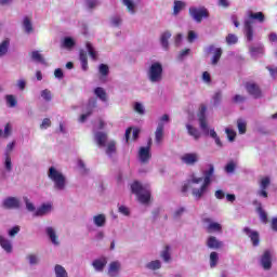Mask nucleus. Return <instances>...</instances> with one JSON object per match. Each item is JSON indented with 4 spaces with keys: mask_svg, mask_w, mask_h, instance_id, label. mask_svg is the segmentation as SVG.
<instances>
[{
    "mask_svg": "<svg viewBox=\"0 0 277 277\" xmlns=\"http://www.w3.org/2000/svg\"><path fill=\"white\" fill-rule=\"evenodd\" d=\"M251 57H261L265 50L263 49V44H258L249 48Z\"/></svg>",
    "mask_w": 277,
    "mask_h": 277,
    "instance_id": "c85d7f7f",
    "label": "nucleus"
},
{
    "mask_svg": "<svg viewBox=\"0 0 277 277\" xmlns=\"http://www.w3.org/2000/svg\"><path fill=\"white\" fill-rule=\"evenodd\" d=\"M92 223L96 228H105L107 226V215L105 213H98L92 216Z\"/></svg>",
    "mask_w": 277,
    "mask_h": 277,
    "instance_id": "4468645a",
    "label": "nucleus"
},
{
    "mask_svg": "<svg viewBox=\"0 0 277 277\" xmlns=\"http://www.w3.org/2000/svg\"><path fill=\"white\" fill-rule=\"evenodd\" d=\"M151 146L153 142L149 141L146 146H141L138 148L137 159L143 166H146L150 162V159H153V153L150 151Z\"/></svg>",
    "mask_w": 277,
    "mask_h": 277,
    "instance_id": "6e6552de",
    "label": "nucleus"
},
{
    "mask_svg": "<svg viewBox=\"0 0 277 277\" xmlns=\"http://www.w3.org/2000/svg\"><path fill=\"white\" fill-rule=\"evenodd\" d=\"M210 51H213L212 65L215 66L222 57V50L220 48L210 47Z\"/></svg>",
    "mask_w": 277,
    "mask_h": 277,
    "instance_id": "473e14b6",
    "label": "nucleus"
},
{
    "mask_svg": "<svg viewBox=\"0 0 277 277\" xmlns=\"http://www.w3.org/2000/svg\"><path fill=\"white\" fill-rule=\"evenodd\" d=\"M132 194H135L141 205H148L150 202V186L148 184L143 185L142 183L134 181L131 184Z\"/></svg>",
    "mask_w": 277,
    "mask_h": 277,
    "instance_id": "7ed1b4c3",
    "label": "nucleus"
},
{
    "mask_svg": "<svg viewBox=\"0 0 277 277\" xmlns=\"http://www.w3.org/2000/svg\"><path fill=\"white\" fill-rule=\"evenodd\" d=\"M41 98H43V101H47L49 103L52 101L53 95L51 94V91L49 89H45L41 91Z\"/></svg>",
    "mask_w": 277,
    "mask_h": 277,
    "instance_id": "8fccbe9b",
    "label": "nucleus"
},
{
    "mask_svg": "<svg viewBox=\"0 0 277 277\" xmlns=\"http://www.w3.org/2000/svg\"><path fill=\"white\" fill-rule=\"evenodd\" d=\"M79 60L81 62L82 70H88V54L85 53V51H80Z\"/></svg>",
    "mask_w": 277,
    "mask_h": 277,
    "instance_id": "a19ab883",
    "label": "nucleus"
},
{
    "mask_svg": "<svg viewBox=\"0 0 277 277\" xmlns=\"http://www.w3.org/2000/svg\"><path fill=\"white\" fill-rule=\"evenodd\" d=\"M3 209H21V199L17 197H6L2 200Z\"/></svg>",
    "mask_w": 277,
    "mask_h": 277,
    "instance_id": "f8f14e48",
    "label": "nucleus"
},
{
    "mask_svg": "<svg viewBox=\"0 0 277 277\" xmlns=\"http://www.w3.org/2000/svg\"><path fill=\"white\" fill-rule=\"evenodd\" d=\"M0 247L6 254H11L13 247H12V240L8 239L5 236L0 235Z\"/></svg>",
    "mask_w": 277,
    "mask_h": 277,
    "instance_id": "6ab92c4d",
    "label": "nucleus"
},
{
    "mask_svg": "<svg viewBox=\"0 0 277 277\" xmlns=\"http://www.w3.org/2000/svg\"><path fill=\"white\" fill-rule=\"evenodd\" d=\"M110 24L113 27H120L122 25V17L115 15L110 18Z\"/></svg>",
    "mask_w": 277,
    "mask_h": 277,
    "instance_id": "3c124183",
    "label": "nucleus"
},
{
    "mask_svg": "<svg viewBox=\"0 0 277 277\" xmlns=\"http://www.w3.org/2000/svg\"><path fill=\"white\" fill-rule=\"evenodd\" d=\"M92 267L97 273H103L105 267H107V258L102 256L93 260Z\"/></svg>",
    "mask_w": 277,
    "mask_h": 277,
    "instance_id": "2eb2a0df",
    "label": "nucleus"
},
{
    "mask_svg": "<svg viewBox=\"0 0 277 277\" xmlns=\"http://www.w3.org/2000/svg\"><path fill=\"white\" fill-rule=\"evenodd\" d=\"M87 51H88L91 60H93L94 62H96V60H98V51H96V48L94 45H92V43H90V42L87 43Z\"/></svg>",
    "mask_w": 277,
    "mask_h": 277,
    "instance_id": "72a5a7b5",
    "label": "nucleus"
},
{
    "mask_svg": "<svg viewBox=\"0 0 277 277\" xmlns=\"http://www.w3.org/2000/svg\"><path fill=\"white\" fill-rule=\"evenodd\" d=\"M213 174H215V167L208 164V169L202 171V176H198L196 173H190L186 181V184L182 187V192L190 189L192 196L195 200H200L209 194V187L213 183Z\"/></svg>",
    "mask_w": 277,
    "mask_h": 277,
    "instance_id": "f257e3e1",
    "label": "nucleus"
},
{
    "mask_svg": "<svg viewBox=\"0 0 277 277\" xmlns=\"http://www.w3.org/2000/svg\"><path fill=\"white\" fill-rule=\"evenodd\" d=\"M182 163L185 166H196L198 161H200V154L199 153H186L181 157Z\"/></svg>",
    "mask_w": 277,
    "mask_h": 277,
    "instance_id": "9d476101",
    "label": "nucleus"
},
{
    "mask_svg": "<svg viewBox=\"0 0 277 277\" xmlns=\"http://www.w3.org/2000/svg\"><path fill=\"white\" fill-rule=\"evenodd\" d=\"M189 14L192 18L196 21V23H202V18H209V11L203 6L201 8L192 6L189 9Z\"/></svg>",
    "mask_w": 277,
    "mask_h": 277,
    "instance_id": "1a4fd4ad",
    "label": "nucleus"
},
{
    "mask_svg": "<svg viewBox=\"0 0 277 277\" xmlns=\"http://www.w3.org/2000/svg\"><path fill=\"white\" fill-rule=\"evenodd\" d=\"M186 131L194 140H200V131L192 122L186 123Z\"/></svg>",
    "mask_w": 277,
    "mask_h": 277,
    "instance_id": "cd10ccee",
    "label": "nucleus"
},
{
    "mask_svg": "<svg viewBox=\"0 0 277 277\" xmlns=\"http://www.w3.org/2000/svg\"><path fill=\"white\" fill-rule=\"evenodd\" d=\"M25 203L27 211H30V213H34V211L36 212V206L31 201H29V199L26 198Z\"/></svg>",
    "mask_w": 277,
    "mask_h": 277,
    "instance_id": "680f3d73",
    "label": "nucleus"
},
{
    "mask_svg": "<svg viewBox=\"0 0 277 277\" xmlns=\"http://www.w3.org/2000/svg\"><path fill=\"white\" fill-rule=\"evenodd\" d=\"M45 235L52 245H54L56 248L60 246V236H57V230H55L54 227H45Z\"/></svg>",
    "mask_w": 277,
    "mask_h": 277,
    "instance_id": "ddd939ff",
    "label": "nucleus"
},
{
    "mask_svg": "<svg viewBox=\"0 0 277 277\" xmlns=\"http://www.w3.org/2000/svg\"><path fill=\"white\" fill-rule=\"evenodd\" d=\"M237 42H239V38H237L236 35H234V34L227 35V37H226L227 44L233 45V44H237Z\"/></svg>",
    "mask_w": 277,
    "mask_h": 277,
    "instance_id": "09e8293b",
    "label": "nucleus"
},
{
    "mask_svg": "<svg viewBox=\"0 0 277 277\" xmlns=\"http://www.w3.org/2000/svg\"><path fill=\"white\" fill-rule=\"evenodd\" d=\"M75 44H77V41H75L71 37H65L62 40L61 47L62 49H66V51H72L75 49Z\"/></svg>",
    "mask_w": 277,
    "mask_h": 277,
    "instance_id": "b1692460",
    "label": "nucleus"
},
{
    "mask_svg": "<svg viewBox=\"0 0 277 277\" xmlns=\"http://www.w3.org/2000/svg\"><path fill=\"white\" fill-rule=\"evenodd\" d=\"M269 183H272V181L269 180V176H265L262 177L260 181V192H259V196H262L263 198H267V187H269Z\"/></svg>",
    "mask_w": 277,
    "mask_h": 277,
    "instance_id": "a211bd4d",
    "label": "nucleus"
},
{
    "mask_svg": "<svg viewBox=\"0 0 277 277\" xmlns=\"http://www.w3.org/2000/svg\"><path fill=\"white\" fill-rule=\"evenodd\" d=\"M22 25L26 34H31L34 31V24L31 23V17H24Z\"/></svg>",
    "mask_w": 277,
    "mask_h": 277,
    "instance_id": "7c9ffc66",
    "label": "nucleus"
},
{
    "mask_svg": "<svg viewBox=\"0 0 277 277\" xmlns=\"http://www.w3.org/2000/svg\"><path fill=\"white\" fill-rule=\"evenodd\" d=\"M54 274L55 277H68V272H66V268L60 264L54 266Z\"/></svg>",
    "mask_w": 277,
    "mask_h": 277,
    "instance_id": "e433bc0d",
    "label": "nucleus"
},
{
    "mask_svg": "<svg viewBox=\"0 0 277 277\" xmlns=\"http://www.w3.org/2000/svg\"><path fill=\"white\" fill-rule=\"evenodd\" d=\"M258 213L260 215L261 222H263V224H267V213L264 212L263 208L259 207L258 208Z\"/></svg>",
    "mask_w": 277,
    "mask_h": 277,
    "instance_id": "6e6d98bb",
    "label": "nucleus"
},
{
    "mask_svg": "<svg viewBox=\"0 0 277 277\" xmlns=\"http://www.w3.org/2000/svg\"><path fill=\"white\" fill-rule=\"evenodd\" d=\"M49 127H51V119L50 118H44L40 124V129L42 131L49 129Z\"/></svg>",
    "mask_w": 277,
    "mask_h": 277,
    "instance_id": "052dcab7",
    "label": "nucleus"
},
{
    "mask_svg": "<svg viewBox=\"0 0 277 277\" xmlns=\"http://www.w3.org/2000/svg\"><path fill=\"white\" fill-rule=\"evenodd\" d=\"M261 265L263 269H272V252H264V254L261 258Z\"/></svg>",
    "mask_w": 277,
    "mask_h": 277,
    "instance_id": "412c9836",
    "label": "nucleus"
},
{
    "mask_svg": "<svg viewBox=\"0 0 277 277\" xmlns=\"http://www.w3.org/2000/svg\"><path fill=\"white\" fill-rule=\"evenodd\" d=\"M183 213H185V208H177L173 212V220H179V217H181V215H183Z\"/></svg>",
    "mask_w": 277,
    "mask_h": 277,
    "instance_id": "e2e57ef3",
    "label": "nucleus"
},
{
    "mask_svg": "<svg viewBox=\"0 0 277 277\" xmlns=\"http://www.w3.org/2000/svg\"><path fill=\"white\" fill-rule=\"evenodd\" d=\"M217 263H220V254L215 251L210 253V267L211 269L217 267Z\"/></svg>",
    "mask_w": 277,
    "mask_h": 277,
    "instance_id": "c9c22d12",
    "label": "nucleus"
},
{
    "mask_svg": "<svg viewBox=\"0 0 277 277\" xmlns=\"http://www.w3.org/2000/svg\"><path fill=\"white\" fill-rule=\"evenodd\" d=\"M48 179L54 184L56 192H64L66 189V176L60 169L50 167L48 170Z\"/></svg>",
    "mask_w": 277,
    "mask_h": 277,
    "instance_id": "39448f33",
    "label": "nucleus"
},
{
    "mask_svg": "<svg viewBox=\"0 0 277 277\" xmlns=\"http://www.w3.org/2000/svg\"><path fill=\"white\" fill-rule=\"evenodd\" d=\"M163 124H158L155 132V142L156 144H161L163 142Z\"/></svg>",
    "mask_w": 277,
    "mask_h": 277,
    "instance_id": "2f4dec72",
    "label": "nucleus"
},
{
    "mask_svg": "<svg viewBox=\"0 0 277 277\" xmlns=\"http://www.w3.org/2000/svg\"><path fill=\"white\" fill-rule=\"evenodd\" d=\"M31 58L34 60V62H38L39 64H44V57H42V54H40L39 51H32Z\"/></svg>",
    "mask_w": 277,
    "mask_h": 277,
    "instance_id": "49530a36",
    "label": "nucleus"
},
{
    "mask_svg": "<svg viewBox=\"0 0 277 277\" xmlns=\"http://www.w3.org/2000/svg\"><path fill=\"white\" fill-rule=\"evenodd\" d=\"M94 141L100 148H106V155H108V157L116 154V142L107 141V134L96 132L94 135Z\"/></svg>",
    "mask_w": 277,
    "mask_h": 277,
    "instance_id": "0eeeda50",
    "label": "nucleus"
},
{
    "mask_svg": "<svg viewBox=\"0 0 277 277\" xmlns=\"http://www.w3.org/2000/svg\"><path fill=\"white\" fill-rule=\"evenodd\" d=\"M118 211L121 213V215L129 216L131 215V210L127 206H118Z\"/></svg>",
    "mask_w": 277,
    "mask_h": 277,
    "instance_id": "4d7b16f0",
    "label": "nucleus"
},
{
    "mask_svg": "<svg viewBox=\"0 0 277 277\" xmlns=\"http://www.w3.org/2000/svg\"><path fill=\"white\" fill-rule=\"evenodd\" d=\"M10 49V40H4L0 43V57H4Z\"/></svg>",
    "mask_w": 277,
    "mask_h": 277,
    "instance_id": "79ce46f5",
    "label": "nucleus"
},
{
    "mask_svg": "<svg viewBox=\"0 0 277 277\" xmlns=\"http://www.w3.org/2000/svg\"><path fill=\"white\" fill-rule=\"evenodd\" d=\"M172 38V32L164 31L160 37V44L164 51H168L170 49V42L169 40Z\"/></svg>",
    "mask_w": 277,
    "mask_h": 277,
    "instance_id": "4be33fe9",
    "label": "nucleus"
},
{
    "mask_svg": "<svg viewBox=\"0 0 277 277\" xmlns=\"http://www.w3.org/2000/svg\"><path fill=\"white\" fill-rule=\"evenodd\" d=\"M168 122H170V116L163 115L160 117L158 124H162V129H166V124H168Z\"/></svg>",
    "mask_w": 277,
    "mask_h": 277,
    "instance_id": "bf43d9fd",
    "label": "nucleus"
},
{
    "mask_svg": "<svg viewBox=\"0 0 277 277\" xmlns=\"http://www.w3.org/2000/svg\"><path fill=\"white\" fill-rule=\"evenodd\" d=\"M246 89L249 94H251V96H254V98H259V96H261V89H259V85H256L255 83H247Z\"/></svg>",
    "mask_w": 277,
    "mask_h": 277,
    "instance_id": "a878e982",
    "label": "nucleus"
},
{
    "mask_svg": "<svg viewBox=\"0 0 277 277\" xmlns=\"http://www.w3.org/2000/svg\"><path fill=\"white\" fill-rule=\"evenodd\" d=\"M202 81L203 83H207L209 85L211 83V74H209L208 71H205L202 74Z\"/></svg>",
    "mask_w": 277,
    "mask_h": 277,
    "instance_id": "338daca9",
    "label": "nucleus"
},
{
    "mask_svg": "<svg viewBox=\"0 0 277 277\" xmlns=\"http://www.w3.org/2000/svg\"><path fill=\"white\" fill-rule=\"evenodd\" d=\"M160 258L162 259V261L164 263H171V261H172V252H171L170 246H166L164 247V250H162L160 252Z\"/></svg>",
    "mask_w": 277,
    "mask_h": 277,
    "instance_id": "c756f323",
    "label": "nucleus"
},
{
    "mask_svg": "<svg viewBox=\"0 0 277 277\" xmlns=\"http://www.w3.org/2000/svg\"><path fill=\"white\" fill-rule=\"evenodd\" d=\"M147 79L150 83H161L163 81V64L154 61L147 69Z\"/></svg>",
    "mask_w": 277,
    "mask_h": 277,
    "instance_id": "423d86ee",
    "label": "nucleus"
},
{
    "mask_svg": "<svg viewBox=\"0 0 277 277\" xmlns=\"http://www.w3.org/2000/svg\"><path fill=\"white\" fill-rule=\"evenodd\" d=\"M29 265H38V263H40V256H38V254L36 253H30L26 256Z\"/></svg>",
    "mask_w": 277,
    "mask_h": 277,
    "instance_id": "a18cd8bd",
    "label": "nucleus"
},
{
    "mask_svg": "<svg viewBox=\"0 0 277 277\" xmlns=\"http://www.w3.org/2000/svg\"><path fill=\"white\" fill-rule=\"evenodd\" d=\"M94 94L95 96H97V98H100V101H103V103H106L107 101V92H105V89L97 87L94 90Z\"/></svg>",
    "mask_w": 277,
    "mask_h": 277,
    "instance_id": "4c0bfd02",
    "label": "nucleus"
},
{
    "mask_svg": "<svg viewBox=\"0 0 277 277\" xmlns=\"http://www.w3.org/2000/svg\"><path fill=\"white\" fill-rule=\"evenodd\" d=\"M245 235L251 239L252 246L256 247L260 243L259 239V232L251 229L250 227H245L243 229Z\"/></svg>",
    "mask_w": 277,
    "mask_h": 277,
    "instance_id": "dca6fc26",
    "label": "nucleus"
},
{
    "mask_svg": "<svg viewBox=\"0 0 277 277\" xmlns=\"http://www.w3.org/2000/svg\"><path fill=\"white\" fill-rule=\"evenodd\" d=\"M206 246L210 248V250H220V248H223L224 242L220 241L215 236H209Z\"/></svg>",
    "mask_w": 277,
    "mask_h": 277,
    "instance_id": "f3484780",
    "label": "nucleus"
},
{
    "mask_svg": "<svg viewBox=\"0 0 277 277\" xmlns=\"http://www.w3.org/2000/svg\"><path fill=\"white\" fill-rule=\"evenodd\" d=\"M220 101H222V92L219 91L213 95L214 105H219Z\"/></svg>",
    "mask_w": 277,
    "mask_h": 277,
    "instance_id": "774afa93",
    "label": "nucleus"
},
{
    "mask_svg": "<svg viewBox=\"0 0 277 277\" xmlns=\"http://www.w3.org/2000/svg\"><path fill=\"white\" fill-rule=\"evenodd\" d=\"M121 267H122V265L120 264L119 261L111 262L108 267V275L111 277L118 276Z\"/></svg>",
    "mask_w": 277,
    "mask_h": 277,
    "instance_id": "393cba45",
    "label": "nucleus"
},
{
    "mask_svg": "<svg viewBox=\"0 0 277 277\" xmlns=\"http://www.w3.org/2000/svg\"><path fill=\"white\" fill-rule=\"evenodd\" d=\"M138 135H140V129L129 128L126 131V142H129L130 140L134 142V140H137Z\"/></svg>",
    "mask_w": 277,
    "mask_h": 277,
    "instance_id": "bb28decb",
    "label": "nucleus"
},
{
    "mask_svg": "<svg viewBox=\"0 0 277 277\" xmlns=\"http://www.w3.org/2000/svg\"><path fill=\"white\" fill-rule=\"evenodd\" d=\"M254 21H259V23H264L265 15L263 14V12L250 13L249 16L245 19V36L248 42H252V40H254V30L252 29Z\"/></svg>",
    "mask_w": 277,
    "mask_h": 277,
    "instance_id": "20e7f679",
    "label": "nucleus"
},
{
    "mask_svg": "<svg viewBox=\"0 0 277 277\" xmlns=\"http://www.w3.org/2000/svg\"><path fill=\"white\" fill-rule=\"evenodd\" d=\"M6 105L9 107H16V97L14 95H6Z\"/></svg>",
    "mask_w": 277,
    "mask_h": 277,
    "instance_id": "13d9d810",
    "label": "nucleus"
},
{
    "mask_svg": "<svg viewBox=\"0 0 277 277\" xmlns=\"http://www.w3.org/2000/svg\"><path fill=\"white\" fill-rule=\"evenodd\" d=\"M206 222H208V233H222V224L213 222L211 219H207Z\"/></svg>",
    "mask_w": 277,
    "mask_h": 277,
    "instance_id": "5701e85b",
    "label": "nucleus"
},
{
    "mask_svg": "<svg viewBox=\"0 0 277 277\" xmlns=\"http://www.w3.org/2000/svg\"><path fill=\"white\" fill-rule=\"evenodd\" d=\"M133 110L135 114H138V116H144L146 114V106H144V104L141 102H134Z\"/></svg>",
    "mask_w": 277,
    "mask_h": 277,
    "instance_id": "f704fd0d",
    "label": "nucleus"
},
{
    "mask_svg": "<svg viewBox=\"0 0 277 277\" xmlns=\"http://www.w3.org/2000/svg\"><path fill=\"white\" fill-rule=\"evenodd\" d=\"M185 2L175 0L174 5H173V14L176 16L184 8H185Z\"/></svg>",
    "mask_w": 277,
    "mask_h": 277,
    "instance_id": "c03bdc74",
    "label": "nucleus"
},
{
    "mask_svg": "<svg viewBox=\"0 0 277 277\" xmlns=\"http://www.w3.org/2000/svg\"><path fill=\"white\" fill-rule=\"evenodd\" d=\"M198 120H199V127L202 133H205V135H209L212 140H214L215 145L219 148H222L224 144L222 143V140H220V135H217V132H215V129H209V123L207 122V106L205 105L200 106Z\"/></svg>",
    "mask_w": 277,
    "mask_h": 277,
    "instance_id": "f03ea898",
    "label": "nucleus"
},
{
    "mask_svg": "<svg viewBox=\"0 0 277 277\" xmlns=\"http://www.w3.org/2000/svg\"><path fill=\"white\" fill-rule=\"evenodd\" d=\"M247 127H248V123L246 122V120H243V119L237 120V129H238V132L240 135L246 134Z\"/></svg>",
    "mask_w": 277,
    "mask_h": 277,
    "instance_id": "37998d69",
    "label": "nucleus"
},
{
    "mask_svg": "<svg viewBox=\"0 0 277 277\" xmlns=\"http://www.w3.org/2000/svg\"><path fill=\"white\" fill-rule=\"evenodd\" d=\"M122 5L127 8V11L132 16L137 14V3H135V0H121Z\"/></svg>",
    "mask_w": 277,
    "mask_h": 277,
    "instance_id": "aec40b11",
    "label": "nucleus"
},
{
    "mask_svg": "<svg viewBox=\"0 0 277 277\" xmlns=\"http://www.w3.org/2000/svg\"><path fill=\"white\" fill-rule=\"evenodd\" d=\"M98 72L102 75V77H107V75H109V66L101 64L98 67Z\"/></svg>",
    "mask_w": 277,
    "mask_h": 277,
    "instance_id": "5fc2aeb1",
    "label": "nucleus"
},
{
    "mask_svg": "<svg viewBox=\"0 0 277 277\" xmlns=\"http://www.w3.org/2000/svg\"><path fill=\"white\" fill-rule=\"evenodd\" d=\"M4 170L2 171V176H5V172H12V158L10 155H6L4 158Z\"/></svg>",
    "mask_w": 277,
    "mask_h": 277,
    "instance_id": "58836bf2",
    "label": "nucleus"
},
{
    "mask_svg": "<svg viewBox=\"0 0 277 277\" xmlns=\"http://www.w3.org/2000/svg\"><path fill=\"white\" fill-rule=\"evenodd\" d=\"M92 114V109H90L88 113H85V114H82L80 117H79V119H78V121L80 122V123H83V122H85V120H88V118H90V115Z\"/></svg>",
    "mask_w": 277,
    "mask_h": 277,
    "instance_id": "69168bd1",
    "label": "nucleus"
},
{
    "mask_svg": "<svg viewBox=\"0 0 277 277\" xmlns=\"http://www.w3.org/2000/svg\"><path fill=\"white\" fill-rule=\"evenodd\" d=\"M189 49L181 51L180 54L177 55V60H180V62H183V60H185V57L189 55Z\"/></svg>",
    "mask_w": 277,
    "mask_h": 277,
    "instance_id": "0e129e2a",
    "label": "nucleus"
},
{
    "mask_svg": "<svg viewBox=\"0 0 277 277\" xmlns=\"http://www.w3.org/2000/svg\"><path fill=\"white\" fill-rule=\"evenodd\" d=\"M225 133L229 142H235V137H237V132H235V130L232 128H226Z\"/></svg>",
    "mask_w": 277,
    "mask_h": 277,
    "instance_id": "de8ad7c7",
    "label": "nucleus"
},
{
    "mask_svg": "<svg viewBox=\"0 0 277 277\" xmlns=\"http://www.w3.org/2000/svg\"><path fill=\"white\" fill-rule=\"evenodd\" d=\"M235 168H237V163H235V161H229L225 166V172H227V174H233V172H235Z\"/></svg>",
    "mask_w": 277,
    "mask_h": 277,
    "instance_id": "864d4df0",
    "label": "nucleus"
},
{
    "mask_svg": "<svg viewBox=\"0 0 277 277\" xmlns=\"http://www.w3.org/2000/svg\"><path fill=\"white\" fill-rule=\"evenodd\" d=\"M53 212V202L48 201L39 206L36 211L35 215L37 217H44V215H50Z\"/></svg>",
    "mask_w": 277,
    "mask_h": 277,
    "instance_id": "9b49d317",
    "label": "nucleus"
},
{
    "mask_svg": "<svg viewBox=\"0 0 277 277\" xmlns=\"http://www.w3.org/2000/svg\"><path fill=\"white\" fill-rule=\"evenodd\" d=\"M145 267H146V269H150L151 272L161 269V261H159V260L150 261L145 265Z\"/></svg>",
    "mask_w": 277,
    "mask_h": 277,
    "instance_id": "ea45409f",
    "label": "nucleus"
},
{
    "mask_svg": "<svg viewBox=\"0 0 277 277\" xmlns=\"http://www.w3.org/2000/svg\"><path fill=\"white\" fill-rule=\"evenodd\" d=\"M16 88L17 90H21V92H23V90H25V88H27V80H25L24 78H19L16 81Z\"/></svg>",
    "mask_w": 277,
    "mask_h": 277,
    "instance_id": "603ef678",
    "label": "nucleus"
}]
</instances>
